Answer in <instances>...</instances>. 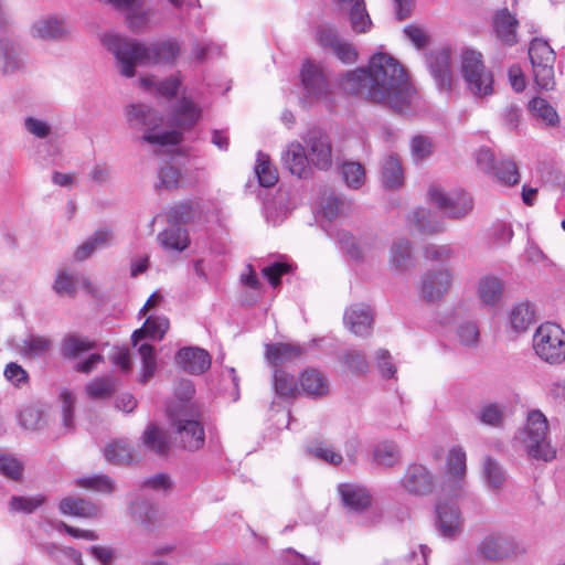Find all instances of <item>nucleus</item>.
<instances>
[{
	"label": "nucleus",
	"mask_w": 565,
	"mask_h": 565,
	"mask_svg": "<svg viewBox=\"0 0 565 565\" xmlns=\"http://www.w3.org/2000/svg\"><path fill=\"white\" fill-rule=\"evenodd\" d=\"M341 86L349 94H361L401 113L409 108L414 98L405 67L387 53H376L367 67L348 72Z\"/></svg>",
	"instance_id": "nucleus-1"
},
{
	"label": "nucleus",
	"mask_w": 565,
	"mask_h": 565,
	"mask_svg": "<svg viewBox=\"0 0 565 565\" xmlns=\"http://www.w3.org/2000/svg\"><path fill=\"white\" fill-rule=\"evenodd\" d=\"M201 117V109L189 99L182 98L169 117L168 128L162 129L157 124L154 111L146 105H130L126 108V118L132 127H146L142 137L152 146L177 145L181 141L183 131L192 128Z\"/></svg>",
	"instance_id": "nucleus-2"
},
{
	"label": "nucleus",
	"mask_w": 565,
	"mask_h": 565,
	"mask_svg": "<svg viewBox=\"0 0 565 565\" xmlns=\"http://www.w3.org/2000/svg\"><path fill=\"white\" fill-rule=\"evenodd\" d=\"M103 44L115 56L118 72L125 77H134L137 65L171 64L181 51L172 40L141 44L116 34H105Z\"/></svg>",
	"instance_id": "nucleus-3"
},
{
	"label": "nucleus",
	"mask_w": 565,
	"mask_h": 565,
	"mask_svg": "<svg viewBox=\"0 0 565 565\" xmlns=\"http://www.w3.org/2000/svg\"><path fill=\"white\" fill-rule=\"evenodd\" d=\"M472 196L461 189L447 190L438 183L426 189V233H441L448 220H461L473 210Z\"/></svg>",
	"instance_id": "nucleus-4"
},
{
	"label": "nucleus",
	"mask_w": 565,
	"mask_h": 565,
	"mask_svg": "<svg viewBox=\"0 0 565 565\" xmlns=\"http://www.w3.org/2000/svg\"><path fill=\"white\" fill-rule=\"evenodd\" d=\"M459 73L467 90L476 98H486L494 92L493 73L484 63L480 51L466 46L458 56Z\"/></svg>",
	"instance_id": "nucleus-5"
},
{
	"label": "nucleus",
	"mask_w": 565,
	"mask_h": 565,
	"mask_svg": "<svg viewBox=\"0 0 565 565\" xmlns=\"http://www.w3.org/2000/svg\"><path fill=\"white\" fill-rule=\"evenodd\" d=\"M433 503V523L437 533L446 540H456L465 530V518L457 503L463 495H449L429 491Z\"/></svg>",
	"instance_id": "nucleus-6"
},
{
	"label": "nucleus",
	"mask_w": 565,
	"mask_h": 565,
	"mask_svg": "<svg viewBox=\"0 0 565 565\" xmlns=\"http://www.w3.org/2000/svg\"><path fill=\"white\" fill-rule=\"evenodd\" d=\"M519 438L529 457L544 461L555 458L556 450L548 438V422L542 412L534 409L527 414Z\"/></svg>",
	"instance_id": "nucleus-7"
},
{
	"label": "nucleus",
	"mask_w": 565,
	"mask_h": 565,
	"mask_svg": "<svg viewBox=\"0 0 565 565\" xmlns=\"http://www.w3.org/2000/svg\"><path fill=\"white\" fill-rule=\"evenodd\" d=\"M525 554L526 547L520 540L502 532L488 533L476 546L478 558L491 564L514 561Z\"/></svg>",
	"instance_id": "nucleus-8"
},
{
	"label": "nucleus",
	"mask_w": 565,
	"mask_h": 565,
	"mask_svg": "<svg viewBox=\"0 0 565 565\" xmlns=\"http://www.w3.org/2000/svg\"><path fill=\"white\" fill-rule=\"evenodd\" d=\"M467 454L461 446H451L445 455L439 486L430 491H440L449 495H465L467 489Z\"/></svg>",
	"instance_id": "nucleus-9"
},
{
	"label": "nucleus",
	"mask_w": 565,
	"mask_h": 565,
	"mask_svg": "<svg viewBox=\"0 0 565 565\" xmlns=\"http://www.w3.org/2000/svg\"><path fill=\"white\" fill-rule=\"evenodd\" d=\"M535 354L548 364H561L565 361V331L553 322L542 323L533 335Z\"/></svg>",
	"instance_id": "nucleus-10"
},
{
	"label": "nucleus",
	"mask_w": 565,
	"mask_h": 565,
	"mask_svg": "<svg viewBox=\"0 0 565 565\" xmlns=\"http://www.w3.org/2000/svg\"><path fill=\"white\" fill-rule=\"evenodd\" d=\"M529 56L533 66L536 85L541 89H552L555 85V53L550 44L542 39H534L529 47Z\"/></svg>",
	"instance_id": "nucleus-11"
},
{
	"label": "nucleus",
	"mask_w": 565,
	"mask_h": 565,
	"mask_svg": "<svg viewBox=\"0 0 565 565\" xmlns=\"http://www.w3.org/2000/svg\"><path fill=\"white\" fill-rule=\"evenodd\" d=\"M71 25L58 13H47L36 18L29 26V35L34 40L60 42L68 39Z\"/></svg>",
	"instance_id": "nucleus-12"
},
{
	"label": "nucleus",
	"mask_w": 565,
	"mask_h": 565,
	"mask_svg": "<svg viewBox=\"0 0 565 565\" xmlns=\"http://www.w3.org/2000/svg\"><path fill=\"white\" fill-rule=\"evenodd\" d=\"M178 438L183 448L188 450H196L204 444V429L202 425L193 419L190 413H180L174 409H168Z\"/></svg>",
	"instance_id": "nucleus-13"
},
{
	"label": "nucleus",
	"mask_w": 565,
	"mask_h": 565,
	"mask_svg": "<svg viewBox=\"0 0 565 565\" xmlns=\"http://www.w3.org/2000/svg\"><path fill=\"white\" fill-rule=\"evenodd\" d=\"M301 82L306 98L310 100H319L324 98L330 85L321 64L307 61L301 70Z\"/></svg>",
	"instance_id": "nucleus-14"
},
{
	"label": "nucleus",
	"mask_w": 565,
	"mask_h": 565,
	"mask_svg": "<svg viewBox=\"0 0 565 565\" xmlns=\"http://www.w3.org/2000/svg\"><path fill=\"white\" fill-rule=\"evenodd\" d=\"M317 41L320 46L331 51L341 62L353 64L358 60L355 47L340 38L337 30L330 25H321L317 30Z\"/></svg>",
	"instance_id": "nucleus-15"
},
{
	"label": "nucleus",
	"mask_w": 565,
	"mask_h": 565,
	"mask_svg": "<svg viewBox=\"0 0 565 565\" xmlns=\"http://www.w3.org/2000/svg\"><path fill=\"white\" fill-rule=\"evenodd\" d=\"M428 67L438 88L449 90L454 87L456 76L449 47H439L431 51Z\"/></svg>",
	"instance_id": "nucleus-16"
},
{
	"label": "nucleus",
	"mask_w": 565,
	"mask_h": 565,
	"mask_svg": "<svg viewBox=\"0 0 565 565\" xmlns=\"http://www.w3.org/2000/svg\"><path fill=\"white\" fill-rule=\"evenodd\" d=\"M306 151L310 164L327 170L332 163V149L329 137L320 130H311L305 137Z\"/></svg>",
	"instance_id": "nucleus-17"
},
{
	"label": "nucleus",
	"mask_w": 565,
	"mask_h": 565,
	"mask_svg": "<svg viewBox=\"0 0 565 565\" xmlns=\"http://www.w3.org/2000/svg\"><path fill=\"white\" fill-rule=\"evenodd\" d=\"M519 20L508 8L497 10L492 17V32L503 46H514L519 43Z\"/></svg>",
	"instance_id": "nucleus-18"
},
{
	"label": "nucleus",
	"mask_w": 565,
	"mask_h": 565,
	"mask_svg": "<svg viewBox=\"0 0 565 565\" xmlns=\"http://www.w3.org/2000/svg\"><path fill=\"white\" fill-rule=\"evenodd\" d=\"M454 281L449 266H429L426 269V301L438 300L446 295Z\"/></svg>",
	"instance_id": "nucleus-19"
},
{
	"label": "nucleus",
	"mask_w": 565,
	"mask_h": 565,
	"mask_svg": "<svg viewBox=\"0 0 565 565\" xmlns=\"http://www.w3.org/2000/svg\"><path fill=\"white\" fill-rule=\"evenodd\" d=\"M25 66V54L12 40L0 39V74L12 75Z\"/></svg>",
	"instance_id": "nucleus-20"
},
{
	"label": "nucleus",
	"mask_w": 565,
	"mask_h": 565,
	"mask_svg": "<svg viewBox=\"0 0 565 565\" xmlns=\"http://www.w3.org/2000/svg\"><path fill=\"white\" fill-rule=\"evenodd\" d=\"M343 321L355 335L367 337L372 332L373 313L366 305H353L347 309Z\"/></svg>",
	"instance_id": "nucleus-21"
},
{
	"label": "nucleus",
	"mask_w": 565,
	"mask_h": 565,
	"mask_svg": "<svg viewBox=\"0 0 565 565\" xmlns=\"http://www.w3.org/2000/svg\"><path fill=\"white\" fill-rule=\"evenodd\" d=\"M305 350L292 343H274L266 345V359L276 370L301 359Z\"/></svg>",
	"instance_id": "nucleus-22"
},
{
	"label": "nucleus",
	"mask_w": 565,
	"mask_h": 565,
	"mask_svg": "<svg viewBox=\"0 0 565 565\" xmlns=\"http://www.w3.org/2000/svg\"><path fill=\"white\" fill-rule=\"evenodd\" d=\"M284 166L295 175L306 178L310 172V162L301 143L290 142L281 157Z\"/></svg>",
	"instance_id": "nucleus-23"
},
{
	"label": "nucleus",
	"mask_w": 565,
	"mask_h": 565,
	"mask_svg": "<svg viewBox=\"0 0 565 565\" xmlns=\"http://www.w3.org/2000/svg\"><path fill=\"white\" fill-rule=\"evenodd\" d=\"M177 363L191 374H201L211 365L209 353L199 348H184L177 353Z\"/></svg>",
	"instance_id": "nucleus-24"
},
{
	"label": "nucleus",
	"mask_w": 565,
	"mask_h": 565,
	"mask_svg": "<svg viewBox=\"0 0 565 565\" xmlns=\"http://www.w3.org/2000/svg\"><path fill=\"white\" fill-rule=\"evenodd\" d=\"M78 287L90 289L88 278L78 271L62 269L56 275L53 290L60 296L73 297Z\"/></svg>",
	"instance_id": "nucleus-25"
},
{
	"label": "nucleus",
	"mask_w": 565,
	"mask_h": 565,
	"mask_svg": "<svg viewBox=\"0 0 565 565\" xmlns=\"http://www.w3.org/2000/svg\"><path fill=\"white\" fill-rule=\"evenodd\" d=\"M345 508L352 511H363L371 504V494L363 486L355 483H341L338 487Z\"/></svg>",
	"instance_id": "nucleus-26"
},
{
	"label": "nucleus",
	"mask_w": 565,
	"mask_h": 565,
	"mask_svg": "<svg viewBox=\"0 0 565 565\" xmlns=\"http://www.w3.org/2000/svg\"><path fill=\"white\" fill-rule=\"evenodd\" d=\"M504 284L501 278L486 275L477 282V296L479 300L489 307L497 306L502 299Z\"/></svg>",
	"instance_id": "nucleus-27"
},
{
	"label": "nucleus",
	"mask_w": 565,
	"mask_h": 565,
	"mask_svg": "<svg viewBox=\"0 0 565 565\" xmlns=\"http://www.w3.org/2000/svg\"><path fill=\"white\" fill-rule=\"evenodd\" d=\"M530 116L545 127H557L561 118L555 107L542 97H534L527 104Z\"/></svg>",
	"instance_id": "nucleus-28"
},
{
	"label": "nucleus",
	"mask_w": 565,
	"mask_h": 565,
	"mask_svg": "<svg viewBox=\"0 0 565 565\" xmlns=\"http://www.w3.org/2000/svg\"><path fill=\"white\" fill-rule=\"evenodd\" d=\"M180 85L181 79L178 76H170L166 79L159 81L153 75H147L139 79V86L143 90L168 98L177 95Z\"/></svg>",
	"instance_id": "nucleus-29"
},
{
	"label": "nucleus",
	"mask_w": 565,
	"mask_h": 565,
	"mask_svg": "<svg viewBox=\"0 0 565 565\" xmlns=\"http://www.w3.org/2000/svg\"><path fill=\"white\" fill-rule=\"evenodd\" d=\"M157 239L167 252L181 253L190 245L188 231L174 225L159 233Z\"/></svg>",
	"instance_id": "nucleus-30"
},
{
	"label": "nucleus",
	"mask_w": 565,
	"mask_h": 565,
	"mask_svg": "<svg viewBox=\"0 0 565 565\" xmlns=\"http://www.w3.org/2000/svg\"><path fill=\"white\" fill-rule=\"evenodd\" d=\"M60 511L65 515H73L86 519L97 518L100 514V509L84 499L66 497L60 502Z\"/></svg>",
	"instance_id": "nucleus-31"
},
{
	"label": "nucleus",
	"mask_w": 565,
	"mask_h": 565,
	"mask_svg": "<svg viewBox=\"0 0 565 565\" xmlns=\"http://www.w3.org/2000/svg\"><path fill=\"white\" fill-rule=\"evenodd\" d=\"M510 327L516 332L526 331L535 322V310L532 303L522 301L515 303L509 316Z\"/></svg>",
	"instance_id": "nucleus-32"
},
{
	"label": "nucleus",
	"mask_w": 565,
	"mask_h": 565,
	"mask_svg": "<svg viewBox=\"0 0 565 565\" xmlns=\"http://www.w3.org/2000/svg\"><path fill=\"white\" fill-rule=\"evenodd\" d=\"M401 486L411 495H420L424 489V463L414 461L406 466Z\"/></svg>",
	"instance_id": "nucleus-33"
},
{
	"label": "nucleus",
	"mask_w": 565,
	"mask_h": 565,
	"mask_svg": "<svg viewBox=\"0 0 565 565\" xmlns=\"http://www.w3.org/2000/svg\"><path fill=\"white\" fill-rule=\"evenodd\" d=\"M300 387L309 396H323L329 391V383L316 369H307L300 376Z\"/></svg>",
	"instance_id": "nucleus-34"
},
{
	"label": "nucleus",
	"mask_w": 565,
	"mask_h": 565,
	"mask_svg": "<svg viewBox=\"0 0 565 565\" xmlns=\"http://www.w3.org/2000/svg\"><path fill=\"white\" fill-rule=\"evenodd\" d=\"M390 264L397 270H405L414 265L413 247L409 241L401 238L393 243Z\"/></svg>",
	"instance_id": "nucleus-35"
},
{
	"label": "nucleus",
	"mask_w": 565,
	"mask_h": 565,
	"mask_svg": "<svg viewBox=\"0 0 565 565\" xmlns=\"http://www.w3.org/2000/svg\"><path fill=\"white\" fill-rule=\"evenodd\" d=\"M18 418L20 425L30 430L42 429L47 424V414L44 407L36 404L24 406L20 411Z\"/></svg>",
	"instance_id": "nucleus-36"
},
{
	"label": "nucleus",
	"mask_w": 565,
	"mask_h": 565,
	"mask_svg": "<svg viewBox=\"0 0 565 565\" xmlns=\"http://www.w3.org/2000/svg\"><path fill=\"white\" fill-rule=\"evenodd\" d=\"M169 329V320L166 317L149 316L143 323V327L136 330L132 334L135 344L146 335L161 340Z\"/></svg>",
	"instance_id": "nucleus-37"
},
{
	"label": "nucleus",
	"mask_w": 565,
	"mask_h": 565,
	"mask_svg": "<svg viewBox=\"0 0 565 565\" xmlns=\"http://www.w3.org/2000/svg\"><path fill=\"white\" fill-rule=\"evenodd\" d=\"M401 460L398 446L393 441H383L373 450V461L379 467L392 468Z\"/></svg>",
	"instance_id": "nucleus-38"
},
{
	"label": "nucleus",
	"mask_w": 565,
	"mask_h": 565,
	"mask_svg": "<svg viewBox=\"0 0 565 565\" xmlns=\"http://www.w3.org/2000/svg\"><path fill=\"white\" fill-rule=\"evenodd\" d=\"M134 520L145 529H150L160 520L159 507L148 501H140L132 505Z\"/></svg>",
	"instance_id": "nucleus-39"
},
{
	"label": "nucleus",
	"mask_w": 565,
	"mask_h": 565,
	"mask_svg": "<svg viewBox=\"0 0 565 565\" xmlns=\"http://www.w3.org/2000/svg\"><path fill=\"white\" fill-rule=\"evenodd\" d=\"M404 175L399 159L390 154L383 162L382 181L385 188L396 189L403 184Z\"/></svg>",
	"instance_id": "nucleus-40"
},
{
	"label": "nucleus",
	"mask_w": 565,
	"mask_h": 565,
	"mask_svg": "<svg viewBox=\"0 0 565 565\" xmlns=\"http://www.w3.org/2000/svg\"><path fill=\"white\" fill-rule=\"evenodd\" d=\"M51 341L41 335H29L17 344L19 352L26 358L44 355L51 349Z\"/></svg>",
	"instance_id": "nucleus-41"
},
{
	"label": "nucleus",
	"mask_w": 565,
	"mask_h": 565,
	"mask_svg": "<svg viewBox=\"0 0 565 565\" xmlns=\"http://www.w3.org/2000/svg\"><path fill=\"white\" fill-rule=\"evenodd\" d=\"M104 455L105 459L114 465L129 463L135 458L129 445L122 440H116L107 445Z\"/></svg>",
	"instance_id": "nucleus-42"
},
{
	"label": "nucleus",
	"mask_w": 565,
	"mask_h": 565,
	"mask_svg": "<svg viewBox=\"0 0 565 565\" xmlns=\"http://www.w3.org/2000/svg\"><path fill=\"white\" fill-rule=\"evenodd\" d=\"M340 362L353 374L362 375L369 371V362L364 352L348 349L340 355Z\"/></svg>",
	"instance_id": "nucleus-43"
},
{
	"label": "nucleus",
	"mask_w": 565,
	"mask_h": 565,
	"mask_svg": "<svg viewBox=\"0 0 565 565\" xmlns=\"http://www.w3.org/2000/svg\"><path fill=\"white\" fill-rule=\"evenodd\" d=\"M490 175L493 177L498 183L508 186L515 185L520 180L516 164L508 159L498 161Z\"/></svg>",
	"instance_id": "nucleus-44"
},
{
	"label": "nucleus",
	"mask_w": 565,
	"mask_h": 565,
	"mask_svg": "<svg viewBox=\"0 0 565 565\" xmlns=\"http://www.w3.org/2000/svg\"><path fill=\"white\" fill-rule=\"evenodd\" d=\"M255 172L260 185L265 188L273 186L278 181L277 170L270 163L269 157L263 152H258Z\"/></svg>",
	"instance_id": "nucleus-45"
},
{
	"label": "nucleus",
	"mask_w": 565,
	"mask_h": 565,
	"mask_svg": "<svg viewBox=\"0 0 565 565\" xmlns=\"http://www.w3.org/2000/svg\"><path fill=\"white\" fill-rule=\"evenodd\" d=\"M116 381L111 376L97 377L85 386L86 394L94 399H104L113 395Z\"/></svg>",
	"instance_id": "nucleus-46"
},
{
	"label": "nucleus",
	"mask_w": 565,
	"mask_h": 565,
	"mask_svg": "<svg viewBox=\"0 0 565 565\" xmlns=\"http://www.w3.org/2000/svg\"><path fill=\"white\" fill-rule=\"evenodd\" d=\"M342 10L349 11L352 29L356 32H365L371 24V19L365 10L363 0H354Z\"/></svg>",
	"instance_id": "nucleus-47"
},
{
	"label": "nucleus",
	"mask_w": 565,
	"mask_h": 565,
	"mask_svg": "<svg viewBox=\"0 0 565 565\" xmlns=\"http://www.w3.org/2000/svg\"><path fill=\"white\" fill-rule=\"evenodd\" d=\"M143 443L149 449L160 455L166 454L169 448L166 433L153 425L146 429Z\"/></svg>",
	"instance_id": "nucleus-48"
},
{
	"label": "nucleus",
	"mask_w": 565,
	"mask_h": 565,
	"mask_svg": "<svg viewBox=\"0 0 565 565\" xmlns=\"http://www.w3.org/2000/svg\"><path fill=\"white\" fill-rule=\"evenodd\" d=\"M458 342L466 348H476L480 340V331L476 322L463 321L456 330Z\"/></svg>",
	"instance_id": "nucleus-49"
},
{
	"label": "nucleus",
	"mask_w": 565,
	"mask_h": 565,
	"mask_svg": "<svg viewBox=\"0 0 565 565\" xmlns=\"http://www.w3.org/2000/svg\"><path fill=\"white\" fill-rule=\"evenodd\" d=\"M195 216V204L191 201L182 202L172 206L167 215L168 222L172 225L186 224Z\"/></svg>",
	"instance_id": "nucleus-50"
},
{
	"label": "nucleus",
	"mask_w": 565,
	"mask_h": 565,
	"mask_svg": "<svg viewBox=\"0 0 565 565\" xmlns=\"http://www.w3.org/2000/svg\"><path fill=\"white\" fill-rule=\"evenodd\" d=\"M76 486L103 493H111L115 490L114 481L104 475L79 478L76 480Z\"/></svg>",
	"instance_id": "nucleus-51"
},
{
	"label": "nucleus",
	"mask_w": 565,
	"mask_h": 565,
	"mask_svg": "<svg viewBox=\"0 0 565 565\" xmlns=\"http://www.w3.org/2000/svg\"><path fill=\"white\" fill-rule=\"evenodd\" d=\"M342 174L347 185L351 189H360L364 184L365 172L359 162H345L342 166Z\"/></svg>",
	"instance_id": "nucleus-52"
},
{
	"label": "nucleus",
	"mask_w": 565,
	"mask_h": 565,
	"mask_svg": "<svg viewBox=\"0 0 565 565\" xmlns=\"http://www.w3.org/2000/svg\"><path fill=\"white\" fill-rule=\"evenodd\" d=\"M350 207L351 204L349 202H345L344 200L334 195L326 196L321 204L323 216L328 220H334L345 214L349 212Z\"/></svg>",
	"instance_id": "nucleus-53"
},
{
	"label": "nucleus",
	"mask_w": 565,
	"mask_h": 565,
	"mask_svg": "<svg viewBox=\"0 0 565 565\" xmlns=\"http://www.w3.org/2000/svg\"><path fill=\"white\" fill-rule=\"evenodd\" d=\"M375 366L381 377L385 380L395 379L397 367L391 355L385 349H379L374 355Z\"/></svg>",
	"instance_id": "nucleus-54"
},
{
	"label": "nucleus",
	"mask_w": 565,
	"mask_h": 565,
	"mask_svg": "<svg viewBox=\"0 0 565 565\" xmlns=\"http://www.w3.org/2000/svg\"><path fill=\"white\" fill-rule=\"evenodd\" d=\"M138 351L142 361V372L140 381L142 383H147L150 379L153 377L157 369L154 349L150 344H141Z\"/></svg>",
	"instance_id": "nucleus-55"
},
{
	"label": "nucleus",
	"mask_w": 565,
	"mask_h": 565,
	"mask_svg": "<svg viewBox=\"0 0 565 565\" xmlns=\"http://www.w3.org/2000/svg\"><path fill=\"white\" fill-rule=\"evenodd\" d=\"M454 253L447 245H426V260L429 266H448Z\"/></svg>",
	"instance_id": "nucleus-56"
},
{
	"label": "nucleus",
	"mask_w": 565,
	"mask_h": 565,
	"mask_svg": "<svg viewBox=\"0 0 565 565\" xmlns=\"http://www.w3.org/2000/svg\"><path fill=\"white\" fill-rule=\"evenodd\" d=\"M274 386L276 393L284 397L295 396L299 392L298 385L292 376L279 370H275Z\"/></svg>",
	"instance_id": "nucleus-57"
},
{
	"label": "nucleus",
	"mask_w": 565,
	"mask_h": 565,
	"mask_svg": "<svg viewBox=\"0 0 565 565\" xmlns=\"http://www.w3.org/2000/svg\"><path fill=\"white\" fill-rule=\"evenodd\" d=\"M62 424L66 431L74 427V406L76 398L70 391H62L60 394Z\"/></svg>",
	"instance_id": "nucleus-58"
},
{
	"label": "nucleus",
	"mask_w": 565,
	"mask_h": 565,
	"mask_svg": "<svg viewBox=\"0 0 565 565\" xmlns=\"http://www.w3.org/2000/svg\"><path fill=\"white\" fill-rule=\"evenodd\" d=\"M194 393V386L191 381L182 380L175 387V396L180 399V404L168 409H174L180 413H190L189 401Z\"/></svg>",
	"instance_id": "nucleus-59"
},
{
	"label": "nucleus",
	"mask_w": 565,
	"mask_h": 565,
	"mask_svg": "<svg viewBox=\"0 0 565 565\" xmlns=\"http://www.w3.org/2000/svg\"><path fill=\"white\" fill-rule=\"evenodd\" d=\"M310 452L318 459L339 466L343 461L342 455L337 451L331 445L319 443L310 448Z\"/></svg>",
	"instance_id": "nucleus-60"
},
{
	"label": "nucleus",
	"mask_w": 565,
	"mask_h": 565,
	"mask_svg": "<svg viewBox=\"0 0 565 565\" xmlns=\"http://www.w3.org/2000/svg\"><path fill=\"white\" fill-rule=\"evenodd\" d=\"M43 495L13 497L10 501V509L18 512L31 513L44 503Z\"/></svg>",
	"instance_id": "nucleus-61"
},
{
	"label": "nucleus",
	"mask_w": 565,
	"mask_h": 565,
	"mask_svg": "<svg viewBox=\"0 0 565 565\" xmlns=\"http://www.w3.org/2000/svg\"><path fill=\"white\" fill-rule=\"evenodd\" d=\"M93 347L94 342L72 335L65 340L63 351L66 356L77 358Z\"/></svg>",
	"instance_id": "nucleus-62"
},
{
	"label": "nucleus",
	"mask_w": 565,
	"mask_h": 565,
	"mask_svg": "<svg viewBox=\"0 0 565 565\" xmlns=\"http://www.w3.org/2000/svg\"><path fill=\"white\" fill-rule=\"evenodd\" d=\"M483 472L488 484L491 488H500L504 481V473L494 460L488 458L483 463Z\"/></svg>",
	"instance_id": "nucleus-63"
},
{
	"label": "nucleus",
	"mask_w": 565,
	"mask_h": 565,
	"mask_svg": "<svg viewBox=\"0 0 565 565\" xmlns=\"http://www.w3.org/2000/svg\"><path fill=\"white\" fill-rule=\"evenodd\" d=\"M480 420L486 425L498 426L503 419V407L499 404H489L480 409Z\"/></svg>",
	"instance_id": "nucleus-64"
}]
</instances>
